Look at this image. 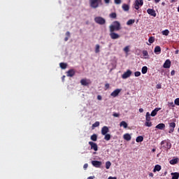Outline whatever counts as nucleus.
Wrapping results in <instances>:
<instances>
[{"label": "nucleus", "mask_w": 179, "mask_h": 179, "mask_svg": "<svg viewBox=\"0 0 179 179\" xmlns=\"http://www.w3.org/2000/svg\"><path fill=\"white\" fill-rule=\"evenodd\" d=\"M161 148L164 150H170L171 149V143L169 140H164L161 142Z\"/></svg>", "instance_id": "nucleus-1"}, {"label": "nucleus", "mask_w": 179, "mask_h": 179, "mask_svg": "<svg viewBox=\"0 0 179 179\" xmlns=\"http://www.w3.org/2000/svg\"><path fill=\"white\" fill-rule=\"evenodd\" d=\"M103 0H90V6L92 9H97L100 5H101Z\"/></svg>", "instance_id": "nucleus-2"}, {"label": "nucleus", "mask_w": 179, "mask_h": 179, "mask_svg": "<svg viewBox=\"0 0 179 179\" xmlns=\"http://www.w3.org/2000/svg\"><path fill=\"white\" fill-rule=\"evenodd\" d=\"M94 22L97 23V24H106V19L103 18L102 17H95Z\"/></svg>", "instance_id": "nucleus-3"}, {"label": "nucleus", "mask_w": 179, "mask_h": 179, "mask_svg": "<svg viewBox=\"0 0 179 179\" xmlns=\"http://www.w3.org/2000/svg\"><path fill=\"white\" fill-rule=\"evenodd\" d=\"M140 6H143V0H136L134 3V8L139 10Z\"/></svg>", "instance_id": "nucleus-4"}, {"label": "nucleus", "mask_w": 179, "mask_h": 179, "mask_svg": "<svg viewBox=\"0 0 179 179\" xmlns=\"http://www.w3.org/2000/svg\"><path fill=\"white\" fill-rule=\"evenodd\" d=\"M89 145L91 146V149L94 150V152H97L99 150V147L97 146V143L93 141H90Z\"/></svg>", "instance_id": "nucleus-5"}, {"label": "nucleus", "mask_w": 179, "mask_h": 179, "mask_svg": "<svg viewBox=\"0 0 179 179\" xmlns=\"http://www.w3.org/2000/svg\"><path fill=\"white\" fill-rule=\"evenodd\" d=\"M131 75H132V71L131 70H127L122 75V79H128Z\"/></svg>", "instance_id": "nucleus-6"}, {"label": "nucleus", "mask_w": 179, "mask_h": 179, "mask_svg": "<svg viewBox=\"0 0 179 179\" xmlns=\"http://www.w3.org/2000/svg\"><path fill=\"white\" fill-rule=\"evenodd\" d=\"M92 164L94 167L99 169L101 166V162L100 161H92Z\"/></svg>", "instance_id": "nucleus-7"}, {"label": "nucleus", "mask_w": 179, "mask_h": 179, "mask_svg": "<svg viewBox=\"0 0 179 179\" xmlns=\"http://www.w3.org/2000/svg\"><path fill=\"white\" fill-rule=\"evenodd\" d=\"M169 134H173L174 132V128H176V123L175 122H171L169 123Z\"/></svg>", "instance_id": "nucleus-8"}, {"label": "nucleus", "mask_w": 179, "mask_h": 179, "mask_svg": "<svg viewBox=\"0 0 179 179\" xmlns=\"http://www.w3.org/2000/svg\"><path fill=\"white\" fill-rule=\"evenodd\" d=\"M120 93H121V89H116L110 94V96L112 97H117Z\"/></svg>", "instance_id": "nucleus-9"}, {"label": "nucleus", "mask_w": 179, "mask_h": 179, "mask_svg": "<svg viewBox=\"0 0 179 179\" xmlns=\"http://www.w3.org/2000/svg\"><path fill=\"white\" fill-rule=\"evenodd\" d=\"M147 13H148V15H150V16H153L154 17H156V11L154 9L152 8H148L147 10Z\"/></svg>", "instance_id": "nucleus-10"}, {"label": "nucleus", "mask_w": 179, "mask_h": 179, "mask_svg": "<svg viewBox=\"0 0 179 179\" xmlns=\"http://www.w3.org/2000/svg\"><path fill=\"white\" fill-rule=\"evenodd\" d=\"M66 76H69V78H72L75 76V69H70L66 72Z\"/></svg>", "instance_id": "nucleus-11"}, {"label": "nucleus", "mask_w": 179, "mask_h": 179, "mask_svg": "<svg viewBox=\"0 0 179 179\" xmlns=\"http://www.w3.org/2000/svg\"><path fill=\"white\" fill-rule=\"evenodd\" d=\"M110 38H112V40H117V38H120V35L115 32H110Z\"/></svg>", "instance_id": "nucleus-12"}, {"label": "nucleus", "mask_w": 179, "mask_h": 179, "mask_svg": "<svg viewBox=\"0 0 179 179\" xmlns=\"http://www.w3.org/2000/svg\"><path fill=\"white\" fill-rule=\"evenodd\" d=\"M114 27H115L116 31H118V30H121V24L118 21L113 22Z\"/></svg>", "instance_id": "nucleus-13"}, {"label": "nucleus", "mask_w": 179, "mask_h": 179, "mask_svg": "<svg viewBox=\"0 0 179 179\" xmlns=\"http://www.w3.org/2000/svg\"><path fill=\"white\" fill-rule=\"evenodd\" d=\"M170 66H171V62L170 59H166L164 63L163 67L165 69H169Z\"/></svg>", "instance_id": "nucleus-14"}, {"label": "nucleus", "mask_w": 179, "mask_h": 179, "mask_svg": "<svg viewBox=\"0 0 179 179\" xmlns=\"http://www.w3.org/2000/svg\"><path fill=\"white\" fill-rule=\"evenodd\" d=\"M161 110L162 108H155L150 114L151 117H156V115H157V112L160 111Z\"/></svg>", "instance_id": "nucleus-15"}, {"label": "nucleus", "mask_w": 179, "mask_h": 179, "mask_svg": "<svg viewBox=\"0 0 179 179\" xmlns=\"http://www.w3.org/2000/svg\"><path fill=\"white\" fill-rule=\"evenodd\" d=\"M108 131H109V129L107 127V126H104L101 129V134L102 135H106V134H108Z\"/></svg>", "instance_id": "nucleus-16"}, {"label": "nucleus", "mask_w": 179, "mask_h": 179, "mask_svg": "<svg viewBox=\"0 0 179 179\" xmlns=\"http://www.w3.org/2000/svg\"><path fill=\"white\" fill-rule=\"evenodd\" d=\"M155 128H157V129L163 130L166 128V124L164 123H159L155 127Z\"/></svg>", "instance_id": "nucleus-17"}, {"label": "nucleus", "mask_w": 179, "mask_h": 179, "mask_svg": "<svg viewBox=\"0 0 179 179\" xmlns=\"http://www.w3.org/2000/svg\"><path fill=\"white\" fill-rule=\"evenodd\" d=\"M154 52L155 54H160L162 52V48L160 46L157 45L155 48Z\"/></svg>", "instance_id": "nucleus-18"}, {"label": "nucleus", "mask_w": 179, "mask_h": 179, "mask_svg": "<svg viewBox=\"0 0 179 179\" xmlns=\"http://www.w3.org/2000/svg\"><path fill=\"white\" fill-rule=\"evenodd\" d=\"M171 176H172V179H178L179 178V173L178 172L171 173Z\"/></svg>", "instance_id": "nucleus-19"}, {"label": "nucleus", "mask_w": 179, "mask_h": 179, "mask_svg": "<svg viewBox=\"0 0 179 179\" xmlns=\"http://www.w3.org/2000/svg\"><path fill=\"white\" fill-rule=\"evenodd\" d=\"M123 138L124 141H131V135L129 134H124Z\"/></svg>", "instance_id": "nucleus-20"}, {"label": "nucleus", "mask_w": 179, "mask_h": 179, "mask_svg": "<svg viewBox=\"0 0 179 179\" xmlns=\"http://www.w3.org/2000/svg\"><path fill=\"white\" fill-rule=\"evenodd\" d=\"M162 170V166L157 164L155 165L154 169H153V172L156 173V171H160Z\"/></svg>", "instance_id": "nucleus-21"}, {"label": "nucleus", "mask_w": 179, "mask_h": 179, "mask_svg": "<svg viewBox=\"0 0 179 179\" xmlns=\"http://www.w3.org/2000/svg\"><path fill=\"white\" fill-rule=\"evenodd\" d=\"M123 10H124V12H128V10H129V5L128 4H125L124 3L122 6Z\"/></svg>", "instance_id": "nucleus-22"}, {"label": "nucleus", "mask_w": 179, "mask_h": 179, "mask_svg": "<svg viewBox=\"0 0 179 179\" xmlns=\"http://www.w3.org/2000/svg\"><path fill=\"white\" fill-rule=\"evenodd\" d=\"M80 83L82 86H87L89 85V83H87V80H86V79H82L80 80Z\"/></svg>", "instance_id": "nucleus-23"}, {"label": "nucleus", "mask_w": 179, "mask_h": 179, "mask_svg": "<svg viewBox=\"0 0 179 179\" xmlns=\"http://www.w3.org/2000/svg\"><path fill=\"white\" fill-rule=\"evenodd\" d=\"M109 29L110 33H114V31H117V28L113 24L110 25Z\"/></svg>", "instance_id": "nucleus-24"}, {"label": "nucleus", "mask_w": 179, "mask_h": 179, "mask_svg": "<svg viewBox=\"0 0 179 179\" xmlns=\"http://www.w3.org/2000/svg\"><path fill=\"white\" fill-rule=\"evenodd\" d=\"M120 127H123L125 128V129L128 128V124L126 123L125 121H122V122H120Z\"/></svg>", "instance_id": "nucleus-25"}, {"label": "nucleus", "mask_w": 179, "mask_h": 179, "mask_svg": "<svg viewBox=\"0 0 179 179\" xmlns=\"http://www.w3.org/2000/svg\"><path fill=\"white\" fill-rule=\"evenodd\" d=\"M59 66L62 69H66V67L68 66V64L66 63H60Z\"/></svg>", "instance_id": "nucleus-26"}, {"label": "nucleus", "mask_w": 179, "mask_h": 179, "mask_svg": "<svg viewBox=\"0 0 179 179\" xmlns=\"http://www.w3.org/2000/svg\"><path fill=\"white\" fill-rule=\"evenodd\" d=\"M169 163L170 164H177V163H178V158L173 159L169 162Z\"/></svg>", "instance_id": "nucleus-27"}, {"label": "nucleus", "mask_w": 179, "mask_h": 179, "mask_svg": "<svg viewBox=\"0 0 179 179\" xmlns=\"http://www.w3.org/2000/svg\"><path fill=\"white\" fill-rule=\"evenodd\" d=\"M91 141H93V142H96L97 141V134H94L91 136Z\"/></svg>", "instance_id": "nucleus-28"}, {"label": "nucleus", "mask_w": 179, "mask_h": 179, "mask_svg": "<svg viewBox=\"0 0 179 179\" xmlns=\"http://www.w3.org/2000/svg\"><path fill=\"white\" fill-rule=\"evenodd\" d=\"M136 141L137 143L143 142V136H138V137L136 138Z\"/></svg>", "instance_id": "nucleus-29"}, {"label": "nucleus", "mask_w": 179, "mask_h": 179, "mask_svg": "<svg viewBox=\"0 0 179 179\" xmlns=\"http://www.w3.org/2000/svg\"><path fill=\"white\" fill-rule=\"evenodd\" d=\"M141 72L143 75H145V73H148V67L143 66L141 69Z\"/></svg>", "instance_id": "nucleus-30"}, {"label": "nucleus", "mask_w": 179, "mask_h": 179, "mask_svg": "<svg viewBox=\"0 0 179 179\" xmlns=\"http://www.w3.org/2000/svg\"><path fill=\"white\" fill-rule=\"evenodd\" d=\"M100 52V45L97 44L95 46V53L99 54Z\"/></svg>", "instance_id": "nucleus-31"}, {"label": "nucleus", "mask_w": 179, "mask_h": 179, "mask_svg": "<svg viewBox=\"0 0 179 179\" xmlns=\"http://www.w3.org/2000/svg\"><path fill=\"white\" fill-rule=\"evenodd\" d=\"M134 23H135V20H129L127 22V26H131V24H134Z\"/></svg>", "instance_id": "nucleus-32"}, {"label": "nucleus", "mask_w": 179, "mask_h": 179, "mask_svg": "<svg viewBox=\"0 0 179 179\" xmlns=\"http://www.w3.org/2000/svg\"><path fill=\"white\" fill-rule=\"evenodd\" d=\"M162 33L163 36H169V34H170V31H169V29H165L162 31Z\"/></svg>", "instance_id": "nucleus-33"}, {"label": "nucleus", "mask_w": 179, "mask_h": 179, "mask_svg": "<svg viewBox=\"0 0 179 179\" xmlns=\"http://www.w3.org/2000/svg\"><path fill=\"white\" fill-rule=\"evenodd\" d=\"M150 115H151L149 112L146 113V116H145L146 121H150V120H151Z\"/></svg>", "instance_id": "nucleus-34"}, {"label": "nucleus", "mask_w": 179, "mask_h": 179, "mask_svg": "<svg viewBox=\"0 0 179 179\" xmlns=\"http://www.w3.org/2000/svg\"><path fill=\"white\" fill-rule=\"evenodd\" d=\"M105 141H110L111 139V135L106 134L104 136Z\"/></svg>", "instance_id": "nucleus-35"}, {"label": "nucleus", "mask_w": 179, "mask_h": 179, "mask_svg": "<svg viewBox=\"0 0 179 179\" xmlns=\"http://www.w3.org/2000/svg\"><path fill=\"white\" fill-rule=\"evenodd\" d=\"M111 167V162L110 161H108L106 162V169L108 170Z\"/></svg>", "instance_id": "nucleus-36"}, {"label": "nucleus", "mask_w": 179, "mask_h": 179, "mask_svg": "<svg viewBox=\"0 0 179 179\" xmlns=\"http://www.w3.org/2000/svg\"><path fill=\"white\" fill-rule=\"evenodd\" d=\"M148 41L150 43V44H153V43H155V37L151 36L149 38Z\"/></svg>", "instance_id": "nucleus-37"}, {"label": "nucleus", "mask_w": 179, "mask_h": 179, "mask_svg": "<svg viewBox=\"0 0 179 179\" xmlns=\"http://www.w3.org/2000/svg\"><path fill=\"white\" fill-rule=\"evenodd\" d=\"M110 17L112 19H116L117 18V13H112L110 14Z\"/></svg>", "instance_id": "nucleus-38"}, {"label": "nucleus", "mask_w": 179, "mask_h": 179, "mask_svg": "<svg viewBox=\"0 0 179 179\" xmlns=\"http://www.w3.org/2000/svg\"><path fill=\"white\" fill-rule=\"evenodd\" d=\"M145 127H152V122L147 121V122H145Z\"/></svg>", "instance_id": "nucleus-39"}, {"label": "nucleus", "mask_w": 179, "mask_h": 179, "mask_svg": "<svg viewBox=\"0 0 179 179\" xmlns=\"http://www.w3.org/2000/svg\"><path fill=\"white\" fill-rule=\"evenodd\" d=\"M100 125V122H95L94 124H92V127L94 128H96V127H99Z\"/></svg>", "instance_id": "nucleus-40"}, {"label": "nucleus", "mask_w": 179, "mask_h": 179, "mask_svg": "<svg viewBox=\"0 0 179 179\" xmlns=\"http://www.w3.org/2000/svg\"><path fill=\"white\" fill-rule=\"evenodd\" d=\"M168 106L169 107H176V103L174 102H169Z\"/></svg>", "instance_id": "nucleus-41"}, {"label": "nucleus", "mask_w": 179, "mask_h": 179, "mask_svg": "<svg viewBox=\"0 0 179 179\" xmlns=\"http://www.w3.org/2000/svg\"><path fill=\"white\" fill-rule=\"evenodd\" d=\"M143 57H149V53L148 52V50H143Z\"/></svg>", "instance_id": "nucleus-42"}, {"label": "nucleus", "mask_w": 179, "mask_h": 179, "mask_svg": "<svg viewBox=\"0 0 179 179\" xmlns=\"http://www.w3.org/2000/svg\"><path fill=\"white\" fill-rule=\"evenodd\" d=\"M134 76H136V78L141 76V71H136L134 73Z\"/></svg>", "instance_id": "nucleus-43"}, {"label": "nucleus", "mask_w": 179, "mask_h": 179, "mask_svg": "<svg viewBox=\"0 0 179 179\" xmlns=\"http://www.w3.org/2000/svg\"><path fill=\"white\" fill-rule=\"evenodd\" d=\"M176 106H179V98H176L174 101Z\"/></svg>", "instance_id": "nucleus-44"}, {"label": "nucleus", "mask_w": 179, "mask_h": 179, "mask_svg": "<svg viewBox=\"0 0 179 179\" xmlns=\"http://www.w3.org/2000/svg\"><path fill=\"white\" fill-rule=\"evenodd\" d=\"M124 52H129V46H126L124 48Z\"/></svg>", "instance_id": "nucleus-45"}, {"label": "nucleus", "mask_w": 179, "mask_h": 179, "mask_svg": "<svg viewBox=\"0 0 179 179\" xmlns=\"http://www.w3.org/2000/svg\"><path fill=\"white\" fill-rule=\"evenodd\" d=\"M115 3H116V5H120V3H121V0H115Z\"/></svg>", "instance_id": "nucleus-46"}, {"label": "nucleus", "mask_w": 179, "mask_h": 179, "mask_svg": "<svg viewBox=\"0 0 179 179\" xmlns=\"http://www.w3.org/2000/svg\"><path fill=\"white\" fill-rule=\"evenodd\" d=\"M113 117H120V113H113Z\"/></svg>", "instance_id": "nucleus-47"}, {"label": "nucleus", "mask_w": 179, "mask_h": 179, "mask_svg": "<svg viewBox=\"0 0 179 179\" xmlns=\"http://www.w3.org/2000/svg\"><path fill=\"white\" fill-rule=\"evenodd\" d=\"M171 76H174L176 75V71L173 70L171 72Z\"/></svg>", "instance_id": "nucleus-48"}, {"label": "nucleus", "mask_w": 179, "mask_h": 179, "mask_svg": "<svg viewBox=\"0 0 179 179\" xmlns=\"http://www.w3.org/2000/svg\"><path fill=\"white\" fill-rule=\"evenodd\" d=\"M156 87H157V89H162V85L157 84V85H156Z\"/></svg>", "instance_id": "nucleus-49"}, {"label": "nucleus", "mask_w": 179, "mask_h": 179, "mask_svg": "<svg viewBox=\"0 0 179 179\" xmlns=\"http://www.w3.org/2000/svg\"><path fill=\"white\" fill-rule=\"evenodd\" d=\"M87 167H89V165L87 164H85L83 166V169H85V170H86V169H87Z\"/></svg>", "instance_id": "nucleus-50"}, {"label": "nucleus", "mask_w": 179, "mask_h": 179, "mask_svg": "<svg viewBox=\"0 0 179 179\" xmlns=\"http://www.w3.org/2000/svg\"><path fill=\"white\" fill-rule=\"evenodd\" d=\"M66 36L67 37H71V33H70L69 31H67V32L66 33Z\"/></svg>", "instance_id": "nucleus-51"}, {"label": "nucleus", "mask_w": 179, "mask_h": 179, "mask_svg": "<svg viewBox=\"0 0 179 179\" xmlns=\"http://www.w3.org/2000/svg\"><path fill=\"white\" fill-rule=\"evenodd\" d=\"M106 89H109L110 88V84L107 83L105 85Z\"/></svg>", "instance_id": "nucleus-52"}, {"label": "nucleus", "mask_w": 179, "mask_h": 179, "mask_svg": "<svg viewBox=\"0 0 179 179\" xmlns=\"http://www.w3.org/2000/svg\"><path fill=\"white\" fill-rule=\"evenodd\" d=\"M97 99H98V100H101V95H98L97 96Z\"/></svg>", "instance_id": "nucleus-53"}, {"label": "nucleus", "mask_w": 179, "mask_h": 179, "mask_svg": "<svg viewBox=\"0 0 179 179\" xmlns=\"http://www.w3.org/2000/svg\"><path fill=\"white\" fill-rule=\"evenodd\" d=\"M105 3H110V0H104Z\"/></svg>", "instance_id": "nucleus-54"}, {"label": "nucleus", "mask_w": 179, "mask_h": 179, "mask_svg": "<svg viewBox=\"0 0 179 179\" xmlns=\"http://www.w3.org/2000/svg\"><path fill=\"white\" fill-rule=\"evenodd\" d=\"M69 39V36H66V37H65V38H64V41H68Z\"/></svg>", "instance_id": "nucleus-55"}, {"label": "nucleus", "mask_w": 179, "mask_h": 179, "mask_svg": "<svg viewBox=\"0 0 179 179\" xmlns=\"http://www.w3.org/2000/svg\"><path fill=\"white\" fill-rule=\"evenodd\" d=\"M108 179H117V178H116V177H112V176H110V177H109Z\"/></svg>", "instance_id": "nucleus-56"}, {"label": "nucleus", "mask_w": 179, "mask_h": 179, "mask_svg": "<svg viewBox=\"0 0 179 179\" xmlns=\"http://www.w3.org/2000/svg\"><path fill=\"white\" fill-rule=\"evenodd\" d=\"M138 111H139V113H143V108H140V109L138 110Z\"/></svg>", "instance_id": "nucleus-57"}, {"label": "nucleus", "mask_w": 179, "mask_h": 179, "mask_svg": "<svg viewBox=\"0 0 179 179\" xmlns=\"http://www.w3.org/2000/svg\"><path fill=\"white\" fill-rule=\"evenodd\" d=\"M94 176H90L87 178V179H94Z\"/></svg>", "instance_id": "nucleus-58"}, {"label": "nucleus", "mask_w": 179, "mask_h": 179, "mask_svg": "<svg viewBox=\"0 0 179 179\" xmlns=\"http://www.w3.org/2000/svg\"><path fill=\"white\" fill-rule=\"evenodd\" d=\"M149 177H153V173H149Z\"/></svg>", "instance_id": "nucleus-59"}, {"label": "nucleus", "mask_w": 179, "mask_h": 179, "mask_svg": "<svg viewBox=\"0 0 179 179\" xmlns=\"http://www.w3.org/2000/svg\"><path fill=\"white\" fill-rule=\"evenodd\" d=\"M160 0H155V3H159V1Z\"/></svg>", "instance_id": "nucleus-60"}, {"label": "nucleus", "mask_w": 179, "mask_h": 179, "mask_svg": "<svg viewBox=\"0 0 179 179\" xmlns=\"http://www.w3.org/2000/svg\"><path fill=\"white\" fill-rule=\"evenodd\" d=\"M162 5H163V6H164L166 5V3L162 2Z\"/></svg>", "instance_id": "nucleus-61"}, {"label": "nucleus", "mask_w": 179, "mask_h": 179, "mask_svg": "<svg viewBox=\"0 0 179 179\" xmlns=\"http://www.w3.org/2000/svg\"><path fill=\"white\" fill-rule=\"evenodd\" d=\"M152 152H156V149L153 148V149L152 150Z\"/></svg>", "instance_id": "nucleus-62"}, {"label": "nucleus", "mask_w": 179, "mask_h": 179, "mask_svg": "<svg viewBox=\"0 0 179 179\" xmlns=\"http://www.w3.org/2000/svg\"><path fill=\"white\" fill-rule=\"evenodd\" d=\"M176 54H178V50H176Z\"/></svg>", "instance_id": "nucleus-63"}, {"label": "nucleus", "mask_w": 179, "mask_h": 179, "mask_svg": "<svg viewBox=\"0 0 179 179\" xmlns=\"http://www.w3.org/2000/svg\"><path fill=\"white\" fill-rule=\"evenodd\" d=\"M94 155H96V152H94Z\"/></svg>", "instance_id": "nucleus-64"}]
</instances>
